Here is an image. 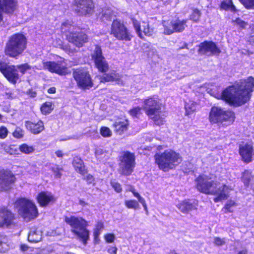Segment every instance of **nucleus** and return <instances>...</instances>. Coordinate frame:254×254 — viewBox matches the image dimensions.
Wrapping results in <instances>:
<instances>
[{
	"instance_id": "obj_32",
	"label": "nucleus",
	"mask_w": 254,
	"mask_h": 254,
	"mask_svg": "<svg viewBox=\"0 0 254 254\" xmlns=\"http://www.w3.org/2000/svg\"><path fill=\"white\" fill-rule=\"evenodd\" d=\"M19 151L25 154H29L35 151V148L33 146H30L26 143H22L19 146Z\"/></svg>"
},
{
	"instance_id": "obj_47",
	"label": "nucleus",
	"mask_w": 254,
	"mask_h": 254,
	"mask_svg": "<svg viewBox=\"0 0 254 254\" xmlns=\"http://www.w3.org/2000/svg\"><path fill=\"white\" fill-rule=\"evenodd\" d=\"M111 186L117 193H120L123 190L121 185L118 182H111Z\"/></svg>"
},
{
	"instance_id": "obj_25",
	"label": "nucleus",
	"mask_w": 254,
	"mask_h": 254,
	"mask_svg": "<svg viewBox=\"0 0 254 254\" xmlns=\"http://www.w3.org/2000/svg\"><path fill=\"white\" fill-rule=\"evenodd\" d=\"M129 126V123L128 120L120 119L115 121L112 127L114 132L117 135H121L128 130Z\"/></svg>"
},
{
	"instance_id": "obj_48",
	"label": "nucleus",
	"mask_w": 254,
	"mask_h": 254,
	"mask_svg": "<svg viewBox=\"0 0 254 254\" xmlns=\"http://www.w3.org/2000/svg\"><path fill=\"white\" fill-rule=\"evenodd\" d=\"M83 180H85L87 182V184L89 185L92 184L93 186L95 185V178L94 176L90 174H87L85 177L83 178Z\"/></svg>"
},
{
	"instance_id": "obj_35",
	"label": "nucleus",
	"mask_w": 254,
	"mask_h": 254,
	"mask_svg": "<svg viewBox=\"0 0 254 254\" xmlns=\"http://www.w3.org/2000/svg\"><path fill=\"white\" fill-rule=\"evenodd\" d=\"M131 20L133 23V27L137 33L138 36L140 38L142 39L143 36L141 33V26L140 22L134 18H131Z\"/></svg>"
},
{
	"instance_id": "obj_46",
	"label": "nucleus",
	"mask_w": 254,
	"mask_h": 254,
	"mask_svg": "<svg viewBox=\"0 0 254 254\" xmlns=\"http://www.w3.org/2000/svg\"><path fill=\"white\" fill-rule=\"evenodd\" d=\"M62 49L66 53L68 54H74L77 52V50L75 48L72 47L70 45L67 44L65 45H63L62 47Z\"/></svg>"
},
{
	"instance_id": "obj_4",
	"label": "nucleus",
	"mask_w": 254,
	"mask_h": 254,
	"mask_svg": "<svg viewBox=\"0 0 254 254\" xmlns=\"http://www.w3.org/2000/svg\"><path fill=\"white\" fill-rule=\"evenodd\" d=\"M60 30L66 40L76 48H82L89 42V36L84 29L73 25L68 20L62 23Z\"/></svg>"
},
{
	"instance_id": "obj_7",
	"label": "nucleus",
	"mask_w": 254,
	"mask_h": 254,
	"mask_svg": "<svg viewBox=\"0 0 254 254\" xmlns=\"http://www.w3.org/2000/svg\"><path fill=\"white\" fill-rule=\"evenodd\" d=\"M161 100L156 95L150 96L143 101L142 108L145 114L158 126L163 125L165 118L160 115L162 104Z\"/></svg>"
},
{
	"instance_id": "obj_28",
	"label": "nucleus",
	"mask_w": 254,
	"mask_h": 254,
	"mask_svg": "<svg viewBox=\"0 0 254 254\" xmlns=\"http://www.w3.org/2000/svg\"><path fill=\"white\" fill-rule=\"evenodd\" d=\"M186 23L187 20L184 19L182 21L177 20L176 21L171 23L170 26H172L173 27L174 33L181 32L185 29Z\"/></svg>"
},
{
	"instance_id": "obj_23",
	"label": "nucleus",
	"mask_w": 254,
	"mask_h": 254,
	"mask_svg": "<svg viewBox=\"0 0 254 254\" xmlns=\"http://www.w3.org/2000/svg\"><path fill=\"white\" fill-rule=\"evenodd\" d=\"M25 127L27 130L33 134H38L45 129L44 124L40 119L26 121Z\"/></svg>"
},
{
	"instance_id": "obj_26",
	"label": "nucleus",
	"mask_w": 254,
	"mask_h": 254,
	"mask_svg": "<svg viewBox=\"0 0 254 254\" xmlns=\"http://www.w3.org/2000/svg\"><path fill=\"white\" fill-rule=\"evenodd\" d=\"M72 165L74 170L84 176L88 173V169L86 167L83 160L78 156H74L72 161Z\"/></svg>"
},
{
	"instance_id": "obj_42",
	"label": "nucleus",
	"mask_w": 254,
	"mask_h": 254,
	"mask_svg": "<svg viewBox=\"0 0 254 254\" xmlns=\"http://www.w3.org/2000/svg\"><path fill=\"white\" fill-rule=\"evenodd\" d=\"M100 133L104 137H108L112 135L111 130L107 127H101L100 129Z\"/></svg>"
},
{
	"instance_id": "obj_39",
	"label": "nucleus",
	"mask_w": 254,
	"mask_h": 254,
	"mask_svg": "<svg viewBox=\"0 0 254 254\" xmlns=\"http://www.w3.org/2000/svg\"><path fill=\"white\" fill-rule=\"evenodd\" d=\"M104 227V225L103 223L102 222H98L97 223L96 228L94 231L93 232V236H94V239L95 241H98L99 235L100 234V231L102 229H103Z\"/></svg>"
},
{
	"instance_id": "obj_31",
	"label": "nucleus",
	"mask_w": 254,
	"mask_h": 254,
	"mask_svg": "<svg viewBox=\"0 0 254 254\" xmlns=\"http://www.w3.org/2000/svg\"><path fill=\"white\" fill-rule=\"evenodd\" d=\"M53 110L54 104L52 102H45L40 107L41 113L45 115L51 113Z\"/></svg>"
},
{
	"instance_id": "obj_19",
	"label": "nucleus",
	"mask_w": 254,
	"mask_h": 254,
	"mask_svg": "<svg viewBox=\"0 0 254 254\" xmlns=\"http://www.w3.org/2000/svg\"><path fill=\"white\" fill-rule=\"evenodd\" d=\"M43 67L52 73L59 75H66L70 73L67 67L64 65L61 62L48 61L43 63Z\"/></svg>"
},
{
	"instance_id": "obj_53",
	"label": "nucleus",
	"mask_w": 254,
	"mask_h": 254,
	"mask_svg": "<svg viewBox=\"0 0 254 254\" xmlns=\"http://www.w3.org/2000/svg\"><path fill=\"white\" fill-rule=\"evenodd\" d=\"M101 19L102 21H104L105 20L107 21H111V17L110 14L104 13H103L101 17Z\"/></svg>"
},
{
	"instance_id": "obj_41",
	"label": "nucleus",
	"mask_w": 254,
	"mask_h": 254,
	"mask_svg": "<svg viewBox=\"0 0 254 254\" xmlns=\"http://www.w3.org/2000/svg\"><path fill=\"white\" fill-rule=\"evenodd\" d=\"M232 23H235L241 29H244L248 25V23L243 20L240 17H237L236 19L232 21Z\"/></svg>"
},
{
	"instance_id": "obj_9",
	"label": "nucleus",
	"mask_w": 254,
	"mask_h": 254,
	"mask_svg": "<svg viewBox=\"0 0 254 254\" xmlns=\"http://www.w3.org/2000/svg\"><path fill=\"white\" fill-rule=\"evenodd\" d=\"M17 68L22 74H24L27 70L31 69V66L27 63L19 64L17 68L14 65H9L4 61L0 60V72L12 84H15L20 80V76Z\"/></svg>"
},
{
	"instance_id": "obj_13",
	"label": "nucleus",
	"mask_w": 254,
	"mask_h": 254,
	"mask_svg": "<svg viewBox=\"0 0 254 254\" xmlns=\"http://www.w3.org/2000/svg\"><path fill=\"white\" fill-rule=\"evenodd\" d=\"M119 172L121 175L129 176L134 171L136 163L135 156L134 153L129 151H124L119 156Z\"/></svg>"
},
{
	"instance_id": "obj_51",
	"label": "nucleus",
	"mask_w": 254,
	"mask_h": 254,
	"mask_svg": "<svg viewBox=\"0 0 254 254\" xmlns=\"http://www.w3.org/2000/svg\"><path fill=\"white\" fill-rule=\"evenodd\" d=\"M8 130L7 128L4 126L0 127V138L4 139L8 135Z\"/></svg>"
},
{
	"instance_id": "obj_54",
	"label": "nucleus",
	"mask_w": 254,
	"mask_h": 254,
	"mask_svg": "<svg viewBox=\"0 0 254 254\" xmlns=\"http://www.w3.org/2000/svg\"><path fill=\"white\" fill-rule=\"evenodd\" d=\"M117 250L116 247H111L108 249L107 252L110 254H117Z\"/></svg>"
},
{
	"instance_id": "obj_50",
	"label": "nucleus",
	"mask_w": 254,
	"mask_h": 254,
	"mask_svg": "<svg viewBox=\"0 0 254 254\" xmlns=\"http://www.w3.org/2000/svg\"><path fill=\"white\" fill-rule=\"evenodd\" d=\"M213 243L215 246L220 247L225 244V240L224 238L222 239L218 237H215L214 238Z\"/></svg>"
},
{
	"instance_id": "obj_24",
	"label": "nucleus",
	"mask_w": 254,
	"mask_h": 254,
	"mask_svg": "<svg viewBox=\"0 0 254 254\" xmlns=\"http://www.w3.org/2000/svg\"><path fill=\"white\" fill-rule=\"evenodd\" d=\"M198 200L194 199L193 202L190 201V199H185L180 202L177 207L183 213L187 214L190 211L196 210L197 209Z\"/></svg>"
},
{
	"instance_id": "obj_61",
	"label": "nucleus",
	"mask_w": 254,
	"mask_h": 254,
	"mask_svg": "<svg viewBox=\"0 0 254 254\" xmlns=\"http://www.w3.org/2000/svg\"><path fill=\"white\" fill-rule=\"evenodd\" d=\"M237 254H248V251L247 250H243L239 251Z\"/></svg>"
},
{
	"instance_id": "obj_17",
	"label": "nucleus",
	"mask_w": 254,
	"mask_h": 254,
	"mask_svg": "<svg viewBox=\"0 0 254 254\" xmlns=\"http://www.w3.org/2000/svg\"><path fill=\"white\" fill-rule=\"evenodd\" d=\"M16 180L15 175L10 169H0V192L9 191Z\"/></svg>"
},
{
	"instance_id": "obj_56",
	"label": "nucleus",
	"mask_w": 254,
	"mask_h": 254,
	"mask_svg": "<svg viewBox=\"0 0 254 254\" xmlns=\"http://www.w3.org/2000/svg\"><path fill=\"white\" fill-rule=\"evenodd\" d=\"M47 92L49 94H55L56 92V88L55 87H51L48 89Z\"/></svg>"
},
{
	"instance_id": "obj_63",
	"label": "nucleus",
	"mask_w": 254,
	"mask_h": 254,
	"mask_svg": "<svg viewBox=\"0 0 254 254\" xmlns=\"http://www.w3.org/2000/svg\"><path fill=\"white\" fill-rule=\"evenodd\" d=\"M31 241H33L34 242H38V240H34V239H33L32 238H31V239L30 240Z\"/></svg>"
},
{
	"instance_id": "obj_6",
	"label": "nucleus",
	"mask_w": 254,
	"mask_h": 254,
	"mask_svg": "<svg viewBox=\"0 0 254 254\" xmlns=\"http://www.w3.org/2000/svg\"><path fill=\"white\" fill-rule=\"evenodd\" d=\"M154 159L158 168L164 172L174 170L182 161L180 154L173 149L165 150L163 152L156 153L154 156Z\"/></svg>"
},
{
	"instance_id": "obj_49",
	"label": "nucleus",
	"mask_w": 254,
	"mask_h": 254,
	"mask_svg": "<svg viewBox=\"0 0 254 254\" xmlns=\"http://www.w3.org/2000/svg\"><path fill=\"white\" fill-rule=\"evenodd\" d=\"M143 32L147 36H150L152 35V30L150 28L148 23H145L143 26Z\"/></svg>"
},
{
	"instance_id": "obj_59",
	"label": "nucleus",
	"mask_w": 254,
	"mask_h": 254,
	"mask_svg": "<svg viewBox=\"0 0 254 254\" xmlns=\"http://www.w3.org/2000/svg\"><path fill=\"white\" fill-rule=\"evenodd\" d=\"M249 42L251 44H254V35H251L249 37Z\"/></svg>"
},
{
	"instance_id": "obj_57",
	"label": "nucleus",
	"mask_w": 254,
	"mask_h": 254,
	"mask_svg": "<svg viewBox=\"0 0 254 254\" xmlns=\"http://www.w3.org/2000/svg\"><path fill=\"white\" fill-rule=\"evenodd\" d=\"M79 204L82 206H85L88 205V203L85 202L83 199H80L79 200Z\"/></svg>"
},
{
	"instance_id": "obj_15",
	"label": "nucleus",
	"mask_w": 254,
	"mask_h": 254,
	"mask_svg": "<svg viewBox=\"0 0 254 254\" xmlns=\"http://www.w3.org/2000/svg\"><path fill=\"white\" fill-rule=\"evenodd\" d=\"M72 7L78 15L89 16L94 12L95 3L93 0H74Z\"/></svg>"
},
{
	"instance_id": "obj_40",
	"label": "nucleus",
	"mask_w": 254,
	"mask_h": 254,
	"mask_svg": "<svg viewBox=\"0 0 254 254\" xmlns=\"http://www.w3.org/2000/svg\"><path fill=\"white\" fill-rule=\"evenodd\" d=\"M141 108L139 106L133 107L130 109L128 113L132 117H137V116L141 114Z\"/></svg>"
},
{
	"instance_id": "obj_11",
	"label": "nucleus",
	"mask_w": 254,
	"mask_h": 254,
	"mask_svg": "<svg viewBox=\"0 0 254 254\" xmlns=\"http://www.w3.org/2000/svg\"><path fill=\"white\" fill-rule=\"evenodd\" d=\"M15 207L19 208L18 213L25 220L29 221L39 216V212L35 204L25 197L17 198L14 202Z\"/></svg>"
},
{
	"instance_id": "obj_34",
	"label": "nucleus",
	"mask_w": 254,
	"mask_h": 254,
	"mask_svg": "<svg viewBox=\"0 0 254 254\" xmlns=\"http://www.w3.org/2000/svg\"><path fill=\"white\" fill-rule=\"evenodd\" d=\"M51 171L54 174V177L55 178L60 179L62 177V173L64 169L62 167H61L58 165L52 167L51 168Z\"/></svg>"
},
{
	"instance_id": "obj_1",
	"label": "nucleus",
	"mask_w": 254,
	"mask_h": 254,
	"mask_svg": "<svg viewBox=\"0 0 254 254\" xmlns=\"http://www.w3.org/2000/svg\"><path fill=\"white\" fill-rule=\"evenodd\" d=\"M254 91V77L241 79L225 88L220 99L231 106H241L248 102Z\"/></svg>"
},
{
	"instance_id": "obj_55",
	"label": "nucleus",
	"mask_w": 254,
	"mask_h": 254,
	"mask_svg": "<svg viewBox=\"0 0 254 254\" xmlns=\"http://www.w3.org/2000/svg\"><path fill=\"white\" fill-rule=\"evenodd\" d=\"M26 94L31 97H35L36 96V92L34 91L32 88L27 90Z\"/></svg>"
},
{
	"instance_id": "obj_30",
	"label": "nucleus",
	"mask_w": 254,
	"mask_h": 254,
	"mask_svg": "<svg viewBox=\"0 0 254 254\" xmlns=\"http://www.w3.org/2000/svg\"><path fill=\"white\" fill-rule=\"evenodd\" d=\"M252 172L251 170H245L242 174L241 177V181L244 183L245 187L248 188L249 187L252 176Z\"/></svg>"
},
{
	"instance_id": "obj_36",
	"label": "nucleus",
	"mask_w": 254,
	"mask_h": 254,
	"mask_svg": "<svg viewBox=\"0 0 254 254\" xmlns=\"http://www.w3.org/2000/svg\"><path fill=\"white\" fill-rule=\"evenodd\" d=\"M200 15V11L197 8H194L192 10L191 14L190 16V19L194 22H197L199 21Z\"/></svg>"
},
{
	"instance_id": "obj_18",
	"label": "nucleus",
	"mask_w": 254,
	"mask_h": 254,
	"mask_svg": "<svg viewBox=\"0 0 254 254\" xmlns=\"http://www.w3.org/2000/svg\"><path fill=\"white\" fill-rule=\"evenodd\" d=\"M197 53L200 55L218 56L221 53L216 43L212 41L205 40L197 46Z\"/></svg>"
},
{
	"instance_id": "obj_52",
	"label": "nucleus",
	"mask_w": 254,
	"mask_h": 254,
	"mask_svg": "<svg viewBox=\"0 0 254 254\" xmlns=\"http://www.w3.org/2000/svg\"><path fill=\"white\" fill-rule=\"evenodd\" d=\"M104 238L106 242L108 243H112L114 241L115 237L113 234L108 233L105 235Z\"/></svg>"
},
{
	"instance_id": "obj_38",
	"label": "nucleus",
	"mask_w": 254,
	"mask_h": 254,
	"mask_svg": "<svg viewBox=\"0 0 254 254\" xmlns=\"http://www.w3.org/2000/svg\"><path fill=\"white\" fill-rule=\"evenodd\" d=\"M247 9H254V0H239Z\"/></svg>"
},
{
	"instance_id": "obj_20",
	"label": "nucleus",
	"mask_w": 254,
	"mask_h": 254,
	"mask_svg": "<svg viewBox=\"0 0 254 254\" xmlns=\"http://www.w3.org/2000/svg\"><path fill=\"white\" fill-rule=\"evenodd\" d=\"M39 207L45 208L54 204L57 200V197L48 191L39 192L35 197Z\"/></svg>"
},
{
	"instance_id": "obj_12",
	"label": "nucleus",
	"mask_w": 254,
	"mask_h": 254,
	"mask_svg": "<svg viewBox=\"0 0 254 254\" xmlns=\"http://www.w3.org/2000/svg\"><path fill=\"white\" fill-rule=\"evenodd\" d=\"M110 34L119 41H130L133 37L125 23L118 18L112 21Z\"/></svg>"
},
{
	"instance_id": "obj_5",
	"label": "nucleus",
	"mask_w": 254,
	"mask_h": 254,
	"mask_svg": "<svg viewBox=\"0 0 254 254\" xmlns=\"http://www.w3.org/2000/svg\"><path fill=\"white\" fill-rule=\"evenodd\" d=\"M28 40L22 33L10 35L5 43L3 52L7 58L17 59L23 55L27 48Z\"/></svg>"
},
{
	"instance_id": "obj_2",
	"label": "nucleus",
	"mask_w": 254,
	"mask_h": 254,
	"mask_svg": "<svg viewBox=\"0 0 254 254\" xmlns=\"http://www.w3.org/2000/svg\"><path fill=\"white\" fill-rule=\"evenodd\" d=\"M195 189L200 193L206 195H215L214 202L227 199L229 190L232 189L226 184L217 187L218 183L211 180V178L204 174L199 175L194 180Z\"/></svg>"
},
{
	"instance_id": "obj_3",
	"label": "nucleus",
	"mask_w": 254,
	"mask_h": 254,
	"mask_svg": "<svg viewBox=\"0 0 254 254\" xmlns=\"http://www.w3.org/2000/svg\"><path fill=\"white\" fill-rule=\"evenodd\" d=\"M91 58L94 62L95 66L98 71L104 73V74L101 76L99 78L100 82H115L117 84L123 83L122 75L116 70H112L111 72L106 73L109 70V65L103 55L101 47L98 45H95L94 52L91 55Z\"/></svg>"
},
{
	"instance_id": "obj_10",
	"label": "nucleus",
	"mask_w": 254,
	"mask_h": 254,
	"mask_svg": "<svg viewBox=\"0 0 254 254\" xmlns=\"http://www.w3.org/2000/svg\"><path fill=\"white\" fill-rule=\"evenodd\" d=\"M236 119L235 113L232 110H224L217 106H212L210 110L208 120L211 124L232 125Z\"/></svg>"
},
{
	"instance_id": "obj_14",
	"label": "nucleus",
	"mask_w": 254,
	"mask_h": 254,
	"mask_svg": "<svg viewBox=\"0 0 254 254\" xmlns=\"http://www.w3.org/2000/svg\"><path fill=\"white\" fill-rule=\"evenodd\" d=\"M72 77L77 87L82 90H88L94 86V81L89 71L82 68L73 69Z\"/></svg>"
},
{
	"instance_id": "obj_45",
	"label": "nucleus",
	"mask_w": 254,
	"mask_h": 254,
	"mask_svg": "<svg viewBox=\"0 0 254 254\" xmlns=\"http://www.w3.org/2000/svg\"><path fill=\"white\" fill-rule=\"evenodd\" d=\"M171 23H173V21L170 22L167 21L166 23L163 25L164 27V33L166 35H171L174 33L173 27L172 26H170Z\"/></svg>"
},
{
	"instance_id": "obj_43",
	"label": "nucleus",
	"mask_w": 254,
	"mask_h": 254,
	"mask_svg": "<svg viewBox=\"0 0 254 254\" xmlns=\"http://www.w3.org/2000/svg\"><path fill=\"white\" fill-rule=\"evenodd\" d=\"M13 137L17 139H20L24 136V130L19 127H17L12 132Z\"/></svg>"
},
{
	"instance_id": "obj_29",
	"label": "nucleus",
	"mask_w": 254,
	"mask_h": 254,
	"mask_svg": "<svg viewBox=\"0 0 254 254\" xmlns=\"http://www.w3.org/2000/svg\"><path fill=\"white\" fill-rule=\"evenodd\" d=\"M128 191L131 192L133 194V196L137 198L138 201L142 205L145 212L148 213L147 205L145 199L136 191L134 187L131 186L128 189Z\"/></svg>"
},
{
	"instance_id": "obj_64",
	"label": "nucleus",
	"mask_w": 254,
	"mask_h": 254,
	"mask_svg": "<svg viewBox=\"0 0 254 254\" xmlns=\"http://www.w3.org/2000/svg\"><path fill=\"white\" fill-rule=\"evenodd\" d=\"M33 235H34V234L30 235L29 236V238H31L33 236Z\"/></svg>"
},
{
	"instance_id": "obj_27",
	"label": "nucleus",
	"mask_w": 254,
	"mask_h": 254,
	"mask_svg": "<svg viewBox=\"0 0 254 254\" xmlns=\"http://www.w3.org/2000/svg\"><path fill=\"white\" fill-rule=\"evenodd\" d=\"M219 8L220 10L231 11L232 12H236L238 11L233 0H222L219 4Z\"/></svg>"
},
{
	"instance_id": "obj_37",
	"label": "nucleus",
	"mask_w": 254,
	"mask_h": 254,
	"mask_svg": "<svg viewBox=\"0 0 254 254\" xmlns=\"http://www.w3.org/2000/svg\"><path fill=\"white\" fill-rule=\"evenodd\" d=\"M237 205V203L234 201L230 200L225 204L222 209V210H224V212L225 213H227L229 212L232 213L233 212V210L231 209V208L233 206H236Z\"/></svg>"
},
{
	"instance_id": "obj_16",
	"label": "nucleus",
	"mask_w": 254,
	"mask_h": 254,
	"mask_svg": "<svg viewBox=\"0 0 254 254\" xmlns=\"http://www.w3.org/2000/svg\"><path fill=\"white\" fill-rule=\"evenodd\" d=\"M17 216L6 206L0 208V228L9 229L17 226Z\"/></svg>"
},
{
	"instance_id": "obj_44",
	"label": "nucleus",
	"mask_w": 254,
	"mask_h": 254,
	"mask_svg": "<svg viewBox=\"0 0 254 254\" xmlns=\"http://www.w3.org/2000/svg\"><path fill=\"white\" fill-rule=\"evenodd\" d=\"M186 115L189 116L196 111L195 105L193 104H187L185 105Z\"/></svg>"
},
{
	"instance_id": "obj_58",
	"label": "nucleus",
	"mask_w": 254,
	"mask_h": 254,
	"mask_svg": "<svg viewBox=\"0 0 254 254\" xmlns=\"http://www.w3.org/2000/svg\"><path fill=\"white\" fill-rule=\"evenodd\" d=\"M55 153H56L57 156L58 157H63L64 156L62 151L60 150H58L56 151Z\"/></svg>"
},
{
	"instance_id": "obj_8",
	"label": "nucleus",
	"mask_w": 254,
	"mask_h": 254,
	"mask_svg": "<svg viewBox=\"0 0 254 254\" xmlns=\"http://www.w3.org/2000/svg\"><path fill=\"white\" fill-rule=\"evenodd\" d=\"M65 223L70 226L71 232L75 235L84 245L89 239V231L87 229V222L81 217L71 216L64 218Z\"/></svg>"
},
{
	"instance_id": "obj_22",
	"label": "nucleus",
	"mask_w": 254,
	"mask_h": 254,
	"mask_svg": "<svg viewBox=\"0 0 254 254\" xmlns=\"http://www.w3.org/2000/svg\"><path fill=\"white\" fill-rule=\"evenodd\" d=\"M239 153L241 157L242 160L246 164H248L253 161L254 155V148L253 145L246 143L245 144L240 145Z\"/></svg>"
},
{
	"instance_id": "obj_33",
	"label": "nucleus",
	"mask_w": 254,
	"mask_h": 254,
	"mask_svg": "<svg viewBox=\"0 0 254 254\" xmlns=\"http://www.w3.org/2000/svg\"><path fill=\"white\" fill-rule=\"evenodd\" d=\"M138 200L135 199H128L125 201V205L128 209H133L136 210L139 208V204Z\"/></svg>"
},
{
	"instance_id": "obj_62",
	"label": "nucleus",
	"mask_w": 254,
	"mask_h": 254,
	"mask_svg": "<svg viewBox=\"0 0 254 254\" xmlns=\"http://www.w3.org/2000/svg\"><path fill=\"white\" fill-rule=\"evenodd\" d=\"M169 254H178L176 253L174 251H173L170 252Z\"/></svg>"
},
{
	"instance_id": "obj_21",
	"label": "nucleus",
	"mask_w": 254,
	"mask_h": 254,
	"mask_svg": "<svg viewBox=\"0 0 254 254\" xmlns=\"http://www.w3.org/2000/svg\"><path fill=\"white\" fill-rule=\"evenodd\" d=\"M17 0H0V23L3 20V13L11 15L18 8Z\"/></svg>"
},
{
	"instance_id": "obj_60",
	"label": "nucleus",
	"mask_w": 254,
	"mask_h": 254,
	"mask_svg": "<svg viewBox=\"0 0 254 254\" xmlns=\"http://www.w3.org/2000/svg\"><path fill=\"white\" fill-rule=\"evenodd\" d=\"M20 249H21V250L22 251H25L27 250L28 247L26 245H24V244L23 245H21L20 246Z\"/></svg>"
}]
</instances>
